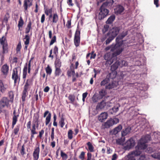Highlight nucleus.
<instances>
[{
  "mask_svg": "<svg viewBox=\"0 0 160 160\" xmlns=\"http://www.w3.org/2000/svg\"><path fill=\"white\" fill-rule=\"evenodd\" d=\"M127 32L125 31L120 34L116 38L117 43L119 40L123 39L127 34ZM123 48L119 44L117 43L113 48L111 49L110 51L105 54L104 56V59L106 60V64L111 65L113 62V58L119 55L122 52Z\"/></svg>",
  "mask_w": 160,
  "mask_h": 160,
  "instance_id": "f257e3e1",
  "label": "nucleus"
},
{
  "mask_svg": "<svg viewBox=\"0 0 160 160\" xmlns=\"http://www.w3.org/2000/svg\"><path fill=\"white\" fill-rule=\"evenodd\" d=\"M150 138L149 135H147L142 137L139 141L138 145L135 147V150L132 152L125 157V160H136L135 156L140 155L142 150L147 147L146 143L149 141Z\"/></svg>",
  "mask_w": 160,
  "mask_h": 160,
  "instance_id": "f03ea898",
  "label": "nucleus"
},
{
  "mask_svg": "<svg viewBox=\"0 0 160 160\" xmlns=\"http://www.w3.org/2000/svg\"><path fill=\"white\" fill-rule=\"evenodd\" d=\"M113 2V0H110V2H106L103 3L99 9L100 12L98 15L99 20L104 19L108 14L109 11L107 8H112Z\"/></svg>",
  "mask_w": 160,
  "mask_h": 160,
  "instance_id": "7ed1b4c3",
  "label": "nucleus"
},
{
  "mask_svg": "<svg viewBox=\"0 0 160 160\" xmlns=\"http://www.w3.org/2000/svg\"><path fill=\"white\" fill-rule=\"evenodd\" d=\"M0 43L2 46V52L0 53L2 57H3L4 54L8 53V47L6 38L2 36L0 38Z\"/></svg>",
  "mask_w": 160,
  "mask_h": 160,
  "instance_id": "20e7f679",
  "label": "nucleus"
},
{
  "mask_svg": "<svg viewBox=\"0 0 160 160\" xmlns=\"http://www.w3.org/2000/svg\"><path fill=\"white\" fill-rule=\"evenodd\" d=\"M80 32L78 29H77L75 33L74 42L76 47H78L79 46L80 41Z\"/></svg>",
  "mask_w": 160,
  "mask_h": 160,
  "instance_id": "39448f33",
  "label": "nucleus"
},
{
  "mask_svg": "<svg viewBox=\"0 0 160 160\" xmlns=\"http://www.w3.org/2000/svg\"><path fill=\"white\" fill-rule=\"evenodd\" d=\"M19 68H15L13 69L12 75V78L14 80L15 83L19 82L20 81V75L18 73V69Z\"/></svg>",
  "mask_w": 160,
  "mask_h": 160,
  "instance_id": "423d86ee",
  "label": "nucleus"
},
{
  "mask_svg": "<svg viewBox=\"0 0 160 160\" xmlns=\"http://www.w3.org/2000/svg\"><path fill=\"white\" fill-rule=\"evenodd\" d=\"M135 144L134 141L132 138H130L127 142L126 146L124 147V149L129 150L133 147Z\"/></svg>",
  "mask_w": 160,
  "mask_h": 160,
  "instance_id": "0eeeda50",
  "label": "nucleus"
},
{
  "mask_svg": "<svg viewBox=\"0 0 160 160\" xmlns=\"http://www.w3.org/2000/svg\"><path fill=\"white\" fill-rule=\"evenodd\" d=\"M9 100L7 97H3L0 100V106L3 108L8 106L9 103Z\"/></svg>",
  "mask_w": 160,
  "mask_h": 160,
  "instance_id": "6e6552de",
  "label": "nucleus"
},
{
  "mask_svg": "<svg viewBox=\"0 0 160 160\" xmlns=\"http://www.w3.org/2000/svg\"><path fill=\"white\" fill-rule=\"evenodd\" d=\"M13 114V116L12 118V128H13L14 125L16 124L18 118L19 116V113L18 112H16V110H14Z\"/></svg>",
  "mask_w": 160,
  "mask_h": 160,
  "instance_id": "1a4fd4ad",
  "label": "nucleus"
},
{
  "mask_svg": "<svg viewBox=\"0 0 160 160\" xmlns=\"http://www.w3.org/2000/svg\"><path fill=\"white\" fill-rule=\"evenodd\" d=\"M124 10V7L119 5H117L116 8H114V12L117 15L121 14L123 12Z\"/></svg>",
  "mask_w": 160,
  "mask_h": 160,
  "instance_id": "9d476101",
  "label": "nucleus"
},
{
  "mask_svg": "<svg viewBox=\"0 0 160 160\" xmlns=\"http://www.w3.org/2000/svg\"><path fill=\"white\" fill-rule=\"evenodd\" d=\"M119 31L118 28L115 27L112 28L110 32L111 36L114 38L118 33Z\"/></svg>",
  "mask_w": 160,
  "mask_h": 160,
  "instance_id": "9b49d317",
  "label": "nucleus"
},
{
  "mask_svg": "<svg viewBox=\"0 0 160 160\" xmlns=\"http://www.w3.org/2000/svg\"><path fill=\"white\" fill-rule=\"evenodd\" d=\"M48 114L47 116L46 117L45 120V123L46 125H47L50 122L51 120V114L48 111H46L45 112L44 114L43 117L45 118L47 115Z\"/></svg>",
  "mask_w": 160,
  "mask_h": 160,
  "instance_id": "f8f14e48",
  "label": "nucleus"
},
{
  "mask_svg": "<svg viewBox=\"0 0 160 160\" xmlns=\"http://www.w3.org/2000/svg\"><path fill=\"white\" fill-rule=\"evenodd\" d=\"M29 129L31 130V140H32L34 137V135L37 133V132L36 131V126L35 123L32 124V128H31Z\"/></svg>",
  "mask_w": 160,
  "mask_h": 160,
  "instance_id": "ddd939ff",
  "label": "nucleus"
},
{
  "mask_svg": "<svg viewBox=\"0 0 160 160\" xmlns=\"http://www.w3.org/2000/svg\"><path fill=\"white\" fill-rule=\"evenodd\" d=\"M112 121L111 119L108 120L106 122L104 123L102 125V128H108L113 125Z\"/></svg>",
  "mask_w": 160,
  "mask_h": 160,
  "instance_id": "4468645a",
  "label": "nucleus"
},
{
  "mask_svg": "<svg viewBox=\"0 0 160 160\" xmlns=\"http://www.w3.org/2000/svg\"><path fill=\"white\" fill-rule=\"evenodd\" d=\"M39 148L38 147L37 148L34 150L33 152V156L34 158V160H38L39 155Z\"/></svg>",
  "mask_w": 160,
  "mask_h": 160,
  "instance_id": "2eb2a0df",
  "label": "nucleus"
},
{
  "mask_svg": "<svg viewBox=\"0 0 160 160\" xmlns=\"http://www.w3.org/2000/svg\"><path fill=\"white\" fill-rule=\"evenodd\" d=\"M108 115L107 113L102 112L98 117V120L101 122H103L105 119H106L108 117Z\"/></svg>",
  "mask_w": 160,
  "mask_h": 160,
  "instance_id": "dca6fc26",
  "label": "nucleus"
},
{
  "mask_svg": "<svg viewBox=\"0 0 160 160\" xmlns=\"http://www.w3.org/2000/svg\"><path fill=\"white\" fill-rule=\"evenodd\" d=\"M9 70V67L6 64L3 65L1 68V71L4 75H7Z\"/></svg>",
  "mask_w": 160,
  "mask_h": 160,
  "instance_id": "f3484780",
  "label": "nucleus"
},
{
  "mask_svg": "<svg viewBox=\"0 0 160 160\" xmlns=\"http://www.w3.org/2000/svg\"><path fill=\"white\" fill-rule=\"evenodd\" d=\"M32 5V2L30 1V0H24V1L23 7L24 9L27 10L28 7H30Z\"/></svg>",
  "mask_w": 160,
  "mask_h": 160,
  "instance_id": "a211bd4d",
  "label": "nucleus"
},
{
  "mask_svg": "<svg viewBox=\"0 0 160 160\" xmlns=\"http://www.w3.org/2000/svg\"><path fill=\"white\" fill-rule=\"evenodd\" d=\"M7 88L6 85H4L2 81L0 80V91L2 93H4L5 92Z\"/></svg>",
  "mask_w": 160,
  "mask_h": 160,
  "instance_id": "6ab92c4d",
  "label": "nucleus"
},
{
  "mask_svg": "<svg viewBox=\"0 0 160 160\" xmlns=\"http://www.w3.org/2000/svg\"><path fill=\"white\" fill-rule=\"evenodd\" d=\"M32 84V81L31 79H28L24 86V90L27 91L29 88L30 86Z\"/></svg>",
  "mask_w": 160,
  "mask_h": 160,
  "instance_id": "aec40b11",
  "label": "nucleus"
},
{
  "mask_svg": "<svg viewBox=\"0 0 160 160\" xmlns=\"http://www.w3.org/2000/svg\"><path fill=\"white\" fill-rule=\"evenodd\" d=\"M58 19V17L57 13H54L52 17V20L51 21V22H52V25L53 23H56Z\"/></svg>",
  "mask_w": 160,
  "mask_h": 160,
  "instance_id": "412c9836",
  "label": "nucleus"
},
{
  "mask_svg": "<svg viewBox=\"0 0 160 160\" xmlns=\"http://www.w3.org/2000/svg\"><path fill=\"white\" fill-rule=\"evenodd\" d=\"M131 130V128L128 127L126 128L124 130H123L122 132V136H125L127 134L129 133Z\"/></svg>",
  "mask_w": 160,
  "mask_h": 160,
  "instance_id": "4be33fe9",
  "label": "nucleus"
},
{
  "mask_svg": "<svg viewBox=\"0 0 160 160\" xmlns=\"http://www.w3.org/2000/svg\"><path fill=\"white\" fill-rule=\"evenodd\" d=\"M119 62L117 61L114 63L111 66V69L112 71H114L116 70L119 66Z\"/></svg>",
  "mask_w": 160,
  "mask_h": 160,
  "instance_id": "5701e85b",
  "label": "nucleus"
},
{
  "mask_svg": "<svg viewBox=\"0 0 160 160\" xmlns=\"http://www.w3.org/2000/svg\"><path fill=\"white\" fill-rule=\"evenodd\" d=\"M101 99L98 95L94 94L92 98V101L93 102H96Z\"/></svg>",
  "mask_w": 160,
  "mask_h": 160,
  "instance_id": "b1692460",
  "label": "nucleus"
},
{
  "mask_svg": "<svg viewBox=\"0 0 160 160\" xmlns=\"http://www.w3.org/2000/svg\"><path fill=\"white\" fill-rule=\"evenodd\" d=\"M115 18V16L114 15H113L110 16L106 22L107 24H111L112 23Z\"/></svg>",
  "mask_w": 160,
  "mask_h": 160,
  "instance_id": "393cba45",
  "label": "nucleus"
},
{
  "mask_svg": "<svg viewBox=\"0 0 160 160\" xmlns=\"http://www.w3.org/2000/svg\"><path fill=\"white\" fill-rule=\"evenodd\" d=\"M122 128V126L120 125H119L113 129V133L114 134H117L118 132L120 131Z\"/></svg>",
  "mask_w": 160,
  "mask_h": 160,
  "instance_id": "a878e982",
  "label": "nucleus"
},
{
  "mask_svg": "<svg viewBox=\"0 0 160 160\" xmlns=\"http://www.w3.org/2000/svg\"><path fill=\"white\" fill-rule=\"evenodd\" d=\"M97 107L101 109L105 108V102L104 101H102L100 103H99L97 106Z\"/></svg>",
  "mask_w": 160,
  "mask_h": 160,
  "instance_id": "bb28decb",
  "label": "nucleus"
},
{
  "mask_svg": "<svg viewBox=\"0 0 160 160\" xmlns=\"http://www.w3.org/2000/svg\"><path fill=\"white\" fill-rule=\"evenodd\" d=\"M32 22L31 21H30L28 23L27 27L26 28L25 30V33L28 34V33L30 30L32 29L31 25H32Z\"/></svg>",
  "mask_w": 160,
  "mask_h": 160,
  "instance_id": "cd10ccee",
  "label": "nucleus"
},
{
  "mask_svg": "<svg viewBox=\"0 0 160 160\" xmlns=\"http://www.w3.org/2000/svg\"><path fill=\"white\" fill-rule=\"evenodd\" d=\"M30 38L28 35H27L25 36V37L24 38V44L25 45H28L29 43V40Z\"/></svg>",
  "mask_w": 160,
  "mask_h": 160,
  "instance_id": "c85d7f7f",
  "label": "nucleus"
},
{
  "mask_svg": "<svg viewBox=\"0 0 160 160\" xmlns=\"http://www.w3.org/2000/svg\"><path fill=\"white\" fill-rule=\"evenodd\" d=\"M107 93L105 91L104 89H102L99 92L98 96L102 99L106 94Z\"/></svg>",
  "mask_w": 160,
  "mask_h": 160,
  "instance_id": "c756f323",
  "label": "nucleus"
},
{
  "mask_svg": "<svg viewBox=\"0 0 160 160\" xmlns=\"http://www.w3.org/2000/svg\"><path fill=\"white\" fill-rule=\"evenodd\" d=\"M116 86L114 82H112L109 83L108 85L106 86V88L107 89H111Z\"/></svg>",
  "mask_w": 160,
  "mask_h": 160,
  "instance_id": "7c9ffc66",
  "label": "nucleus"
},
{
  "mask_svg": "<svg viewBox=\"0 0 160 160\" xmlns=\"http://www.w3.org/2000/svg\"><path fill=\"white\" fill-rule=\"evenodd\" d=\"M9 18V15L8 14H5L4 17L2 21L3 24H7L8 22V18Z\"/></svg>",
  "mask_w": 160,
  "mask_h": 160,
  "instance_id": "2f4dec72",
  "label": "nucleus"
},
{
  "mask_svg": "<svg viewBox=\"0 0 160 160\" xmlns=\"http://www.w3.org/2000/svg\"><path fill=\"white\" fill-rule=\"evenodd\" d=\"M151 156L155 158L160 159V152H155L151 155Z\"/></svg>",
  "mask_w": 160,
  "mask_h": 160,
  "instance_id": "473e14b6",
  "label": "nucleus"
},
{
  "mask_svg": "<svg viewBox=\"0 0 160 160\" xmlns=\"http://www.w3.org/2000/svg\"><path fill=\"white\" fill-rule=\"evenodd\" d=\"M24 24V22L23 20V19L21 17H20V19L18 21V27L19 28V29L22 27Z\"/></svg>",
  "mask_w": 160,
  "mask_h": 160,
  "instance_id": "72a5a7b5",
  "label": "nucleus"
},
{
  "mask_svg": "<svg viewBox=\"0 0 160 160\" xmlns=\"http://www.w3.org/2000/svg\"><path fill=\"white\" fill-rule=\"evenodd\" d=\"M65 118L63 117L61 118V119L59 122V125L61 128H63L65 123L64 122Z\"/></svg>",
  "mask_w": 160,
  "mask_h": 160,
  "instance_id": "f704fd0d",
  "label": "nucleus"
},
{
  "mask_svg": "<svg viewBox=\"0 0 160 160\" xmlns=\"http://www.w3.org/2000/svg\"><path fill=\"white\" fill-rule=\"evenodd\" d=\"M75 96L73 95H69L68 97V99L70 101L71 103L73 104L75 100Z\"/></svg>",
  "mask_w": 160,
  "mask_h": 160,
  "instance_id": "c9c22d12",
  "label": "nucleus"
},
{
  "mask_svg": "<svg viewBox=\"0 0 160 160\" xmlns=\"http://www.w3.org/2000/svg\"><path fill=\"white\" fill-rule=\"evenodd\" d=\"M45 70L48 74L50 75L51 74L52 72V69L49 65H48L47 67L45 68Z\"/></svg>",
  "mask_w": 160,
  "mask_h": 160,
  "instance_id": "e433bc0d",
  "label": "nucleus"
},
{
  "mask_svg": "<svg viewBox=\"0 0 160 160\" xmlns=\"http://www.w3.org/2000/svg\"><path fill=\"white\" fill-rule=\"evenodd\" d=\"M109 82V80L108 78H106L102 81L100 85L101 86L105 85L106 84H107Z\"/></svg>",
  "mask_w": 160,
  "mask_h": 160,
  "instance_id": "4c0bfd02",
  "label": "nucleus"
},
{
  "mask_svg": "<svg viewBox=\"0 0 160 160\" xmlns=\"http://www.w3.org/2000/svg\"><path fill=\"white\" fill-rule=\"evenodd\" d=\"M87 144L88 147V149L90 152L94 151V147L90 142L87 143Z\"/></svg>",
  "mask_w": 160,
  "mask_h": 160,
  "instance_id": "58836bf2",
  "label": "nucleus"
},
{
  "mask_svg": "<svg viewBox=\"0 0 160 160\" xmlns=\"http://www.w3.org/2000/svg\"><path fill=\"white\" fill-rule=\"evenodd\" d=\"M67 74L68 76L70 77L72 75L74 76L75 75V72L74 69L68 70L67 71Z\"/></svg>",
  "mask_w": 160,
  "mask_h": 160,
  "instance_id": "ea45409f",
  "label": "nucleus"
},
{
  "mask_svg": "<svg viewBox=\"0 0 160 160\" xmlns=\"http://www.w3.org/2000/svg\"><path fill=\"white\" fill-rule=\"evenodd\" d=\"M27 70V65L26 64L24 66L23 69V78H25L26 77Z\"/></svg>",
  "mask_w": 160,
  "mask_h": 160,
  "instance_id": "a19ab883",
  "label": "nucleus"
},
{
  "mask_svg": "<svg viewBox=\"0 0 160 160\" xmlns=\"http://www.w3.org/2000/svg\"><path fill=\"white\" fill-rule=\"evenodd\" d=\"M33 58H31L30 60L29 61L28 65H27V69H28V73H30L31 66V62L33 59ZM27 65V63L26 64V65Z\"/></svg>",
  "mask_w": 160,
  "mask_h": 160,
  "instance_id": "79ce46f5",
  "label": "nucleus"
},
{
  "mask_svg": "<svg viewBox=\"0 0 160 160\" xmlns=\"http://www.w3.org/2000/svg\"><path fill=\"white\" fill-rule=\"evenodd\" d=\"M119 62V66L121 67L126 66L128 65V62L125 60H122Z\"/></svg>",
  "mask_w": 160,
  "mask_h": 160,
  "instance_id": "37998d69",
  "label": "nucleus"
},
{
  "mask_svg": "<svg viewBox=\"0 0 160 160\" xmlns=\"http://www.w3.org/2000/svg\"><path fill=\"white\" fill-rule=\"evenodd\" d=\"M61 71L60 68H55V76H58L61 73Z\"/></svg>",
  "mask_w": 160,
  "mask_h": 160,
  "instance_id": "c03bdc74",
  "label": "nucleus"
},
{
  "mask_svg": "<svg viewBox=\"0 0 160 160\" xmlns=\"http://www.w3.org/2000/svg\"><path fill=\"white\" fill-rule=\"evenodd\" d=\"M27 91L25 90H24L23 91V93L22 95V99L23 101H24L25 100L26 97L27 96Z\"/></svg>",
  "mask_w": 160,
  "mask_h": 160,
  "instance_id": "a18cd8bd",
  "label": "nucleus"
},
{
  "mask_svg": "<svg viewBox=\"0 0 160 160\" xmlns=\"http://www.w3.org/2000/svg\"><path fill=\"white\" fill-rule=\"evenodd\" d=\"M55 68H60L61 66V62L60 60L58 59L56 60L55 62Z\"/></svg>",
  "mask_w": 160,
  "mask_h": 160,
  "instance_id": "49530a36",
  "label": "nucleus"
},
{
  "mask_svg": "<svg viewBox=\"0 0 160 160\" xmlns=\"http://www.w3.org/2000/svg\"><path fill=\"white\" fill-rule=\"evenodd\" d=\"M61 156L63 160H65L68 158V155L65 153L63 152L62 150L61 151Z\"/></svg>",
  "mask_w": 160,
  "mask_h": 160,
  "instance_id": "de8ad7c7",
  "label": "nucleus"
},
{
  "mask_svg": "<svg viewBox=\"0 0 160 160\" xmlns=\"http://www.w3.org/2000/svg\"><path fill=\"white\" fill-rule=\"evenodd\" d=\"M50 43V45H52L56 41V37L55 35L52 38Z\"/></svg>",
  "mask_w": 160,
  "mask_h": 160,
  "instance_id": "09e8293b",
  "label": "nucleus"
},
{
  "mask_svg": "<svg viewBox=\"0 0 160 160\" xmlns=\"http://www.w3.org/2000/svg\"><path fill=\"white\" fill-rule=\"evenodd\" d=\"M110 119L111 121H112V122L113 125L114 124L117 123L119 122V119L117 118H114L112 119Z\"/></svg>",
  "mask_w": 160,
  "mask_h": 160,
  "instance_id": "8fccbe9b",
  "label": "nucleus"
},
{
  "mask_svg": "<svg viewBox=\"0 0 160 160\" xmlns=\"http://www.w3.org/2000/svg\"><path fill=\"white\" fill-rule=\"evenodd\" d=\"M72 131L71 130H69L68 132V138L71 139L72 138Z\"/></svg>",
  "mask_w": 160,
  "mask_h": 160,
  "instance_id": "3c124183",
  "label": "nucleus"
},
{
  "mask_svg": "<svg viewBox=\"0 0 160 160\" xmlns=\"http://www.w3.org/2000/svg\"><path fill=\"white\" fill-rule=\"evenodd\" d=\"M139 159L140 160H149V158L147 156L145 155H142L140 156Z\"/></svg>",
  "mask_w": 160,
  "mask_h": 160,
  "instance_id": "603ef678",
  "label": "nucleus"
},
{
  "mask_svg": "<svg viewBox=\"0 0 160 160\" xmlns=\"http://www.w3.org/2000/svg\"><path fill=\"white\" fill-rule=\"evenodd\" d=\"M39 115L38 114H34V116L33 117V119L35 120V122H38V120L39 118Z\"/></svg>",
  "mask_w": 160,
  "mask_h": 160,
  "instance_id": "864d4df0",
  "label": "nucleus"
},
{
  "mask_svg": "<svg viewBox=\"0 0 160 160\" xmlns=\"http://www.w3.org/2000/svg\"><path fill=\"white\" fill-rule=\"evenodd\" d=\"M21 47V43L20 42L18 44L16 50L17 52H18L20 51Z\"/></svg>",
  "mask_w": 160,
  "mask_h": 160,
  "instance_id": "5fc2aeb1",
  "label": "nucleus"
},
{
  "mask_svg": "<svg viewBox=\"0 0 160 160\" xmlns=\"http://www.w3.org/2000/svg\"><path fill=\"white\" fill-rule=\"evenodd\" d=\"M19 130V126H17V127L14 129L13 130V133L17 135Z\"/></svg>",
  "mask_w": 160,
  "mask_h": 160,
  "instance_id": "6e6d98bb",
  "label": "nucleus"
},
{
  "mask_svg": "<svg viewBox=\"0 0 160 160\" xmlns=\"http://www.w3.org/2000/svg\"><path fill=\"white\" fill-rule=\"evenodd\" d=\"M85 153L84 152H81V154L79 156V158L80 159L83 160L85 158Z\"/></svg>",
  "mask_w": 160,
  "mask_h": 160,
  "instance_id": "4d7b16f0",
  "label": "nucleus"
},
{
  "mask_svg": "<svg viewBox=\"0 0 160 160\" xmlns=\"http://www.w3.org/2000/svg\"><path fill=\"white\" fill-rule=\"evenodd\" d=\"M114 38L112 36L110 37L106 41V44H108L114 39Z\"/></svg>",
  "mask_w": 160,
  "mask_h": 160,
  "instance_id": "13d9d810",
  "label": "nucleus"
},
{
  "mask_svg": "<svg viewBox=\"0 0 160 160\" xmlns=\"http://www.w3.org/2000/svg\"><path fill=\"white\" fill-rule=\"evenodd\" d=\"M52 8H50L49 9H47L45 11V13L47 15H48L49 14H52Z\"/></svg>",
  "mask_w": 160,
  "mask_h": 160,
  "instance_id": "bf43d9fd",
  "label": "nucleus"
},
{
  "mask_svg": "<svg viewBox=\"0 0 160 160\" xmlns=\"http://www.w3.org/2000/svg\"><path fill=\"white\" fill-rule=\"evenodd\" d=\"M20 153L22 155H23L25 154V148L24 145L22 146V148L20 150Z\"/></svg>",
  "mask_w": 160,
  "mask_h": 160,
  "instance_id": "052dcab7",
  "label": "nucleus"
},
{
  "mask_svg": "<svg viewBox=\"0 0 160 160\" xmlns=\"http://www.w3.org/2000/svg\"><path fill=\"white\" fill-rule=\"evenodd\" d=\"M66 27L68 28H70L71 27V21L70 20H68L66 24Z\"/></svg>",
  "mask_w": 160,
  "mask_h": 160,
  "instance_id": "680f3d73",
  "label": "nucleus"
},
{
  "mask_svg": "<svg viewBox=\"0 0 160 160\" xmlns=\"http://www.w3.org/2000/svg\"><path fill=\"white\" fill-rule=\"evenodd\" d=\"M58 49L57 46H55L53 49V52L56 55L58 53Z\"/></svg>",
  "mask_w": 160,
  "mask_h": 160,
  "instance_id": "e2e57ef3",
  "label": "nucleus"
},
{
  "mask_svg": "<svg viewBox=\"0 0 160 160\" xmlns=\"http://www.w3.org/2000/svg\"><path fill=\"white\" fill-rule=\"evenodd\" d=\"M31 121H29L27 123V127L28 129H30L31 128Z\"/></svg>",
  "mask_w": 160,
  "mask_h": 160,
  "instance_id": "0e129e2a",
  "label": "nucleus"
},
{
  "mask_svg": "<svg viewBox=\"0 0 160 160\" xmlns=\"http://www.w3.org/2000/svg\"><path fill=\"white\" fill-rule=\"evenodd\" d=\"M8 95L10 98L11 99L13 97L14 95L13 92L12 91H11L8 92Z\"/></svg>",
  "mask_w": 160,
  "mask_h": 160,
  "instance_id": "69168bd1",
  "label": "nucleus"
},
{
  "mask_svg": "<svg viewBox=\"0 0 160 160\" xmlns=\"http://www.w3.org/2000/svg\"><path fill=\"white\" fill-rule=\"evenodd\" d=\"M152 148H148L145 151V152L149 153H151L152 152Z\"/></svg>",
  "mask_w": 160,
  "mask_h": 160,
  "instance_id": "338daca9",
  "label": "nucleus"
},
{
  "mask_svg": "<svg viewBox=\"0 0 160 160\" xmlns=\"http://www.w3.org/2000/svg\"><path fill=\"white\" fill-rule=\"evenodd\" d=\"M118 157V156L116 154L114 153L112 156V160H116Z\"/></svg>",
  "mask_w": 160,
  "mask_h": 160,
  "instance_id": "774afa93",
  "label": "nucleus"
}]
</instances>
